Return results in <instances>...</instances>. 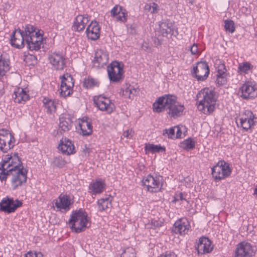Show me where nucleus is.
<instances>
[{"label":"nucleus","instance_id":"1","mask_svg":"<svg viewBox=\"0 0 257 257\" xmlns=\"http://www.w3.org/2000/svg\"><path fill=\"white\" fill-rule=\"evenodd\" d=\"M43 39V31L28 25L25 28V34L20 29L15 30L13 32L11 42L12 46L21 48L24 47L25 41L30 50L37 51L41 48Z\"/></svg>","mask_w":257,"mask_h":257},{"label":"nucleus","instance_id":"2","mask_svg":"<svg viewBox=\"0 0 257 257\" xmlns=\"http://www.w3.org/2000/svg\"><path fill=\"white\" fill-rule=\"evenodd\" d=\"M153 109L156 112L166 111L171 117L176 118L183 114L185 107L177 101L176 96L166 94L159 97L153 103Z\"/></svg>","mask_w":257,"mask_h":257},{"label":"nucleus","instance_id":"3","mask_svg":"<svg viewBox=\"0 0 257 257\" xmlns=\"http://www.w3.org/2000/svg\"><path fill=\"white\" fill-rule=\"evenodd\" d=\"M197 97L198 100L197 108L200 111L208 115L214 111L216 98L215 92L212 89H202L197 95Z\"/></svg>","mask_w":257,"mask_h":257},{"label":"nucleus","instance_id":"4","mask_svg":"<svg viewBox=\"0 0 257 257\" xmlns=\"http://www.w3.org/2000/svg\"><path fill=\"white\" fill-rule=\"evenodd\" d=\"M23 168L17 154L13 156L6 155L3 157L2 162L0 163V180L2 182L5 181L10 172Z\"/></svg>","mask_w":257,"mask_h":257},{"label":"nucleus","instance_id":"5","mask_svg":"<svg viewBox=\"0 0 257 257\" xmlns=\"http://www.w3.org/2000/svg\"><path fill=\"white\" fill-rule=\"evenodd\" d=\"M69 223L72 230L75 232L84 231L89 227L87 214L82 210L73 212L69 220Z\"/></svg>","mask_w":257,"mask_h":257},{"label":"nucleus","instance_id":"6","mask_svg":"<svg viewBox=\"0 0 257 257\" xmlns=\"http://www.w3.org/2000/svg\"><path fill=\"white\" fill-rule=\"evenodd\" d=\"M211 170L212 177L216 182L229 177L232 172L229 164L223 160L219 161Z\"/></svg>","mask_w":257,"mask_h":257},{"label":"nucleus","instance_id":"7","mask_svg":"<svg viewBox=\"0 0 257 257\" xmlns=\"http://www.w3.org/2000/svg\"><path fill=\"white\" fill-rule=\"evenodd\" d=\"M108 76L110 81L118 82L123 78V65L117 61H113L107 67Z\"/></svg>","mask_w":257,"mask_h":257},{"label":"nucleus","instance_id":"8","mask_svg":"<svg viewBox=\"0 0 257 257\" xmlns=\"http://www.w3.org/2000/svg\"><path fill=\"white\" fill-rule=\"evenodd\" d=\"M238 95L244 99H251L257 97V86L254 82L246 81L239 88Z\"/></svg>","mask_w":257,"mask_h":257},{"label":"nucleus","instance_id":"9","mask_svg":"<svg viewBox=\"0 0 257 257\" xmlns=\"http://www.w3.org/2000/svg\"><path fill=\"white\" fill-rule=\"evenodd\" d=\"M16 140L13 135L5 129L0 130V150L7 152L14 147Z\"/></svg>","mask_w":257,"mask_h":257},{"label":"nucleus","instance_id":"10","mask_svg":"<svg viewBox=\"0 0 257 257\" xmlns=\"http://www.w3.org/2000/svg\"><path fill=\"white\" fill-rule=\"evenodd\" d=\"M161 177L149 175L143 179V184L146 190L152 193L159 192L161 189Z\"/></svg>","mask_w":257,"mask_h":257},{"label":"nucleus","instance_id":"11","mask_svg":"<svg viewBox=\"0 0 257 257\" xmlns=\"http://www.w3.org/2000/svg\"><path fill=\"white\" fill-rule=\"evenodd\" d=\"M93 100L96 106L102 111L110 114L115 109L113 102L108 97L103 95L94 97Z\"/></svg>","mask_w":257,"mask_h":257},{"label":"nucleus","instance_id":"12","mask_svg":"<svg viewBox=\"0 0 257 257\" xmlns=\"http://www.w3.org/2000/svg\"><path fill=\"white\" fill-rule=\"evenodd\" d=\"M61 84L59 90L60 96L66 97L72 93L74 80L68 73H65L61 77Z\"/></svg>","mask_w":257,"mask_h":257},{"label":"nucleus","instance_id":"13","mask_svg":"<svg viewBox=\"0 0 257 257\" xmlns=\"http://www.w3.org/2000/svg\"><path fill=\"white\" fill-rule=\"evenodd\" d=\"M27 172L24 168L16 169L10 173L9 176H12V186L14 189L22 186L27 181Z\"/></svg>","mask_w":257,"mask_h":257},{"label":"nucleus","instance_id":"14","mask_svg":"<svg viewBox=\"0 0 257 257\" xmlns=\"http://www.w3.org/2000/svg\"><path fill=\"white\" fill-rule=\"evenodd\" d=\"M191 73L198 81H204L209 73V67L206 62H199L193 66Z\"/></svg>","mask_w":257,"mask_h":257},{"label":"nucleus","instance_id":"15","mask_svg":"<svg viewBox=\"0 0 257 257\" xmlns=\"http://www.w3.org/2000/svg\"><path fill=\"white\" fill-rule=\"evenodd\" d=\"M22 205V202L18 199L14 200L13 198L5 197L0 202V210L11 213L15 212Z\"/></svg>","mask_w":257,"mask_h":257},{"label":"nucleus","instance_id":"16","mask_svg":"<svg viewBox=\"0 0 257 257\" xmlns=\"http://www.w3.org/2000/svg\"><path fill=\"white\" fill-rule=\"evenodd\" d=\"M254 253V249L250 243L242 242L237 244L234 257H249Z\"/></svg>","mask_w":257,"mask_h":257},{"label":"nucleus","instance_id":"17","mask_svg":"<svg viewBox=\"0 0 257 257\" xmlns=\"http://www.w3.org/2000/svg\"><path fill=\"white\" fill-rule=\"evenodd\" d=\"M254 116L253 113L249 110H245L240 116L239 121L241 127L247 131L254 125Z\"/></svg>","mask_w":257,"mask_h":257},{"label":"nucleus","instance_id":"18","mask_svg":"<svg viewBox=\"0 0 257 257\" xmlns=\"http://www.w3.org/2000/svg\"><path fill=\"white\" fill-rule=\"evenodd\" d=\"M108 61V55L102 49L97 50L95 53L94 59L92 61L93 66L97 68L102 67Z\"/></svg>","mask_w":257,"mask_h":257},{"label":"nucleus","instance_id":"19","mask_svg":"<svg viewBox=\"0 0 257 257\" xmlns=\"http://www.w3.org/2000/svg\"><path fill=\"white\" fill-rule=\"evenodd\" d=\"M48 60L54 69L63 70L65 66V58L62 55L54 52L49 55Z\"/></svg>","mask_w":257,"mask_h":257},{"label":"nucleus","instance_id":"20","mask_svg":"<svg viewBox=\"0 0 257 257\" xmlns=\"http://www.w3.org/2000/svg\"><path fill=\"white\" fill-rule=\"evenodd\" d=\"M55 206L62 211H67L70 209L71 204L69 196L65 194H61L58 198L55 200Z\"/></svg>","mask_w":257,"mask_h":257},{"label":"nucleus","instance_id":"21","mask_svg":"<svg viewBox=\"0 0 257 257\" xmlns=\"http://www.w3.org/2000/svg\"><path fill=\"white\" fill-rule=\"evenodd\" d=\"M190 228V223L188 220L183 218L176 221L174 224L173 230L180 235L187 234Z\"/></svg>","mask_w":257,"mask_h":257},{"label":"nucleus","instance_id":"22","mask_svg":"<svg viewBox=\"0 0 257 257\" xmlns=\"http://www.w3.org/2000/svg\"><path fill=\"white\" fill-rule=\"evenodd\" d=\"M100 27L96 21H92L86 30V36L88 39L95 41L100 36Z\"/></svg>","mask_w":257,"mask_h":257},{"label":"nucleus","instance_id":"23","mask_svg":"<svg viewBox=\"0 0 257 257\" xmlns=\"http://www.w3.org/2000/svg\"><path fill=\"white\" fill-rule=\"evenodd\" d=\"M213 248L212 243L208 238L201 237L199 239L197 249L198 253L206 254L210 252Z\"/></svg>","mask_w":257,"mask_h":257},{"label":"nucleus","instance_id":"24","mask_svg":"<svg viewBox=\"0 0 257 257\" xmlns=\"http://www.w3.org/2000/svg\"><path fill=\"white\" fill-rule=\"evenodd\" d=\"M58 148L63 154L67 155L75 153V147L72 142L66 138L60 140Z\"/></svg>","mask_w":257,"mask_h":257},{"label":"nucleus","instance_id":"25","mask_svg":"<svg viewBox=\"0 0 257 257\" xmlns=\"http://www.w3.org/2000/svg\"><path fill=\"white\" fill-rule=\"evenodd\" d=\"M87 16L85 15H78L74 19L72 28L77 32L83 31L89 22Z\"/></svg>","mask_w":257,"mask_h":257},{"label":"nucleus","instance_id":"26","mask_svg":"<svg viewBox=\"0 0 257 257\" xmlns=\"http://www.w3.org/2000/svg\"><path fill=\"white\" fill-rule=\"evenodd\" d=\"M139 91L136 85L126 83L122 88L120 93L125 98L132 99L139 93Z\"/></svg>","mask_w":257,"mask_h":257},{"label":"nucleus","instance_id":"27","mask_svg":"<svg viewBox=\"0 0 257 257\" xmlns=\"http://www.w3.org/2000/svg\"><path fill=\"white\" fill-rule=\"evenodd\" d=\"M159 33L163 37H167L168 35L174 34L175 28L172 23L161 22L159 25Z\"/></svg>","mask_w":257,"mask_h":257},{"label":"nucleus","instance_id":"28","mask_svg":"<svg viewBox=\"0 0 257 257\" xmlns=\"http://www.w3.org/2000/svg\"><path fill=\"white\" fill-rule=\"evenodd\" d=\"M13 98L16 102L21 103L28 100L29 96L23 88L19 87L14 91Z\"/></svg>","mask_w":257,"mask_h":257},{"label":"nucleus","instance_id":"29","mask_svg":"<svg viewBox=\"0 0 257 257\" xmlns=\"http://www.w3.org/2000/svg\"><path fill=\"white\" fill-rule=\"evenodd\" d=\"M72 120L70 116L67 114H63L59 118V128L63 131H68L71 127Z\"/></svg>","mask_w":257,"mask_h":257},{"label":"nucleus","instance_id":"30","mask_svg":"<svg viewBox=\"0 0 257 257\" xmlns=\"http://www.w3.org/2000/svg\"><path fill=\"white\" fill-rule=\"evenodd\" d=\"M105 188V183L103 181L96 180L91 182L89 185V190L92 194L96 195L103 192Z\"/></svg>","mask_w":257,"mask_h":257},{"label":"nucleus","instance_id":"31","mask_svg":"<svg viewBox=\"0 0 257 257\" xmlns=\"http://www.w3.org/2000/svg\"><path fill=\"white\" fill-rule=\"evenodd\" d=\"M79 126L84 136H89L92 133V126L90 122L88 121L87 117H83L79 123Z\"/></svg>","mask_w":257,"mask_h":257},{"label":"nucleus","instance_id":"32","mask_svg":"<svg viewBox=\"0 0 257 257\" xmlns=\"http://www.w3.org/2000/svg\"><path fill=\"white\" fill-rule=\"evenodd\" d=\"M10 68V62L9 59H6L3 55H0V79H2L9 71Z\"/></svg>","mask_w":257,"mask_h":257},{"label":"nucleus","instance_id":"33","mask_svg":"<svg viewBox=\"0 0 257 257\" xmlns=\"http://www.w3.org/2000/svg\"><path fill=\"white\" fill-rule=\"evenodd\" d=\"M112 197L109 195L104 198H101L98 200L97 205L98 209L100 211L106 210L111 206Z\"/></svg>","mask_w":257,"mask_h":257},{"label":"nucleus","instance_id":"34","mask_svg":"<svg viewBox=\"0 0 257 257\" xmlns=\"http://www.w3.org/2000/svg\"><path fill=\"white\" fill-rule=\"evenodd\" d=\"M43 103L48 113H52L56 111V103L54 100L45 97L43 100Z\"/></svg>","mask_w":257,"mask_h":257},{"label":"nucleus","instance_id":"35","mask_svg":"<svg viewBox=\"0 0 257 257\" xmlns=\"http://www.w3.org/2000/svg\"><path fill=\"white\" fill-rule=\"evenodd\" d=\"M146 153H151L153 154L165 151V147L160 145H154L152 144H146L145 147Z\"/></svg>","mask_w":257,"mask_h":257},{"label":"nucleus","instance_id":"36","mask_svg":"<svg viewBox=\"0 0 257 257\" xmlns=\"http://www.w3.org/2000/svg\"><path fill=\"white\" fill-rule=\"evenodd\" d=\"M253 66L248 62H244L239 64L238 72L241 74H248L251 72Z\"/></svg>","mask_w":257,"mask_h":257},{"label":"nucleus","instance_id":"37","mask_svg":"<svg viewBox=\"0 0 257 257\" xmlns=\"http://www.w3.org/2000/svg\"><path fill=\"white\" fill-rule=\"evenodd\" d=\"M99 81L93 78L88 77L85 78L83 81V86L86 88H91L94 87H97L99 86Z\"/></svg>","mask_w":257,"mask_h":257},{"label":"nucleus","instance_id":"38","mask_svg":"<svg viewBox=\"0 0 257 257\" xmlns=\"http://www.w3.org/2000/svg\"><path fill=\"white\" fill-rule=\"evenodd\" d=\"M144 10L151 14H156L159 11V7L155 3L146 4L144 7Z\"/></svg>","mask_w":257,"mask_h":257},{"label":"nucleus","instance_id":"39","mask_svg":"<svg viewBox=\"0 0 257 257\" xmlns=\"http://www.w3.org/2000/svg\"><path fill=\"white\" fill-rule=\"evenodd\" d=\"M181 146L183 149L189 150L193 149L195 146V142L191 138H188L183 141Z\"/></svg>","mask_w":257,"mask_h":257},{"label":"nucleus","instance_id":"40","mask_svg":"<svg viewBox=\"0 0 257 257\" xmlns=\"http://www.w3.org/2000/svg\"><path fill=\"white\" fill-rule=\"evenodd\" d=\"M121 257H136V253L133 247L126 248L121 254Z\"/></svg>","mask_w":257,"mask_h":257},{"label":"nucleus","instance_id":"41","mask_svg":"<svg viewBox=\"0 0 257 257\" xmlns=\"http://www.w3.org/2000/svg\"><path fill=\"white\" fill-rule=\"evenodd\" d=\"M234 23L231 20H225L224 22V29L226 31L232 33L235 30Z\"/></svg>","mask_w":257,"mask_h":257},{"label":"nucleus","instance_id":"42","mask_svg":"<svg viewBox=\"0 0 257 257\" xmlns=\"http://www.w3.org/2000/svg\"><path fill=\"white\" fill-rule=\"evenodd\" d=\"M163 135L170 139H175V126L170 128L169 129H165L163 131Z\"/></svg>","mask_w":257,"mask_h":257},{"label":"nucleus","instance_id":"43","mask_svg":"<svg viewBox=\"0 0 257 257\" xmlns=\"http://www.w3.org/2000/svg\"><path fill=\"white\" fill-rule=\"evenodd\" d=\"M127 13L125 10H123L120 12H119L116 16H115V19L117 21H120L121 22H124L126 20Z\"/></svg>","mask_w":257,"mask_h":257},{"label":"nucleus","instance_id":"44","mask_svg":"<svg viewBox=\"0 0 257 257\" xmlns=\"http://www.w3.org/2000/svg\"><path fill=\"white\" fill-rule=\"evenodd\" d=\"M54 163L59 167H62L66 164V162L61 157L59 156L54 158Z\"/></svg>","mask_w":257,"mask_h":257},{"label":"nucleus","instance_id":"45","mask_svg":"<svg viewBox=\"0 0 257 257\" xmlns=\"http://www.w3.org/2000/svg\"><path fill=\"white\" fill-rule=\"evenodd\" d=\"M162 221L157 220H153L150 223L148 224V226L149 227L153 229H155L162 226Z\"/></svg>","mask_w":257,"mask_h":257},{"label":"nucleus","instance_id":"46","mask_svg":"<svg viewBox=\"0 0 257 257\" xmlns=\"http://www.w3.org/2000/svg\"><path fill=\"white\" fill-rule=\"evenodd\" d=\"M123 9L121 7L118 6H114L111 10V15L112 16L115 17L118 14L122 11Z\"/></svg>","mask_w":257,"mask_h":257},{"label":"nucleus","instance_id":"47","mask_svg":"<svg viewBox=\"0 0 257 257\" xmlns=\"http://www.w3.org/2000/svg\"><path fill=\"white\" fill-rule=\"evenodd\" d=\"M178 201H180L182 203L184 201H186L187 203H188V201L187 200L185 197L184 196V194L182 193H179L178 194L176 195L175 197L174 200L173 202H176Z\"/></svg>","mask_w":257,"mask_h":257},{"label":"nucleus","instance_id":"48","mask_svg":"<svg viewBox=\"0 0 257 257\" xmlns=\"http://www.w3.org/2000/svg\"><path fill=\"white\" fill-rule=\"evenodd\" d=\"M226 69L223 64H220L218 67L217 75H226Z\"/></svg>","mask_w":257,"mask_h":257},{"label":"nucleus","instance_id":"49","mask_svg":"<svg viewBox=\"0 0 257 257\" xmlns=\"http://www.w3.org/2000/svg\"><path fill=\"white\" fill-rule=\"evenodd\" d=\"M217 82L219 85H223L226 82L225 75H217Z\"/></svg>","mask_w":257,"mask_h":257},{"label":"nucleus","instance_id":"50","mask_svg":"<svg viewBox=\"0 0 257 257\" xmlns=\"http://www.w3.org/2000/svg\"><path fill=\"white\" fill-rule=\"evenodd\" d=\"M134 135V132L132 129L127 130L123 133L122 137L126 139H131Z\"/></svg>","mask_w":257,"mask_h":257},{"label":"nucleus","instance_id":"51","mask_svg":"<svg viewBox=\"0 0 257 257\" xmlns=\"http://www.w3.org/2000/svg\"><path fill=\"white\" fill-rule=\"evenodd\" d=\"M25 257H43V256L40 252L36 253L32 251H29L25 254Z\"/></svg>","mask_w":257,"mask_h":257},{"label":"nucleus","instance_id":"52","mask_svg":"<svg viewBox=\"0 0 257 257\" xmlns=\"http://www.w3.org/2000/svg\"><path fill=\"white\" fill-rule=\"evenodd\" d=\"M175 139L181 138L182 136V133L179 126H175Z\"/></svg>","mask_w":257,"mask_h":257},{"label":"nucleus","instance_id":"53","mask_svg":"<svg viewBox=\"0 0 257 257\" xmlns=\"http://www.w3.org/2000/svg\"><path fill=\"white\" fill-rule=\"evenodd\" d=\"M190 51L192 55H195L198 52V46L196 44H194L190 48Z\"/></svg>","mask_w":257,"mask_h":257},{"label":"nucleus","instance_id":"54","mask_svg":"<svg viewBox=\"0 0 257 257\" xmlns=\"http://www.w3.org/2000/svg\"><path fill=\"white\" fill-rule=\"evenodd\" d=\"M160 257H177V255L175 253L173 252H166L165 254H162Z\"/></svg>","mask_w":257,"mask_h":257},{"label":"nucleus","instance_id":"55","mask_svg":"<svg viewBox=\"0 0 257 257\" xmlns=\"http://www.w3.org/2000/svg\"><path fill=\"white\" fill-rule=\"evenodd\" d=\"M253 195L255 196L256 197H257V186L254 189V192H253Z\"/></svg>","mask_w":257,"mask_h":257},{"label":"nucleus","instance_id":"56","mask_svg":"<svg viewBox=\"0 0 257 257\" xmlns=\"http://www.w3.org/2000/svg\"><path fill=\"white\" fill-rule=\"evenodd\" d=\"M87 152V150H86V151L85 152V155H86Z\"/></svg>","mask_w":257,"mask_h":257},{"label":"nucleus","instance_id":"57","mask_svg":"<svg viewBox=\"0 0 257 257\" xmlns=\"http://www.w3.org/2000/svg\"><path fill=\"white\" fill-rule=\"evenodd\" d=\"M0 257H1V256H0Z\"/></svg>","mask_w":257,"mask_h":257}]
</instances>
